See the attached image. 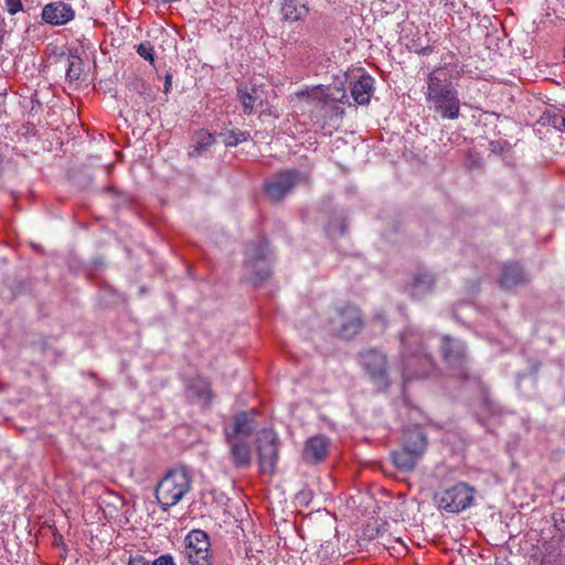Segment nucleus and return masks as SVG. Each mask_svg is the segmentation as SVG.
Segmentation results:
<instances>
[{
  "label": "nucleus",
  "mask_w": 565,
  "mask_h": 565,
  "mask_svg": "<svg viewBox=\"0 0 565 565\" xmlns=\"http://www.w3.org/2000/svg\"><path fill=\"white\" fill-rule=\"evenodd\" d=\"M53 544L56 546H64L63 536L61 534H55Z\"/></svg>",
  "instance_id": "36"
},
{
  "label": "nucleus",
  "mask_w": 565,
  "mask_h": 565,
  "mask_svg": "<svg viewBox=\"0 0 565 565\" xmlns=\"http://www.w3.org/2000/svg\"><path fill=\"white\" fill-rule=\"evenodd\" d=\"M425 93L428 107L443 119L455 120L460 116V99L455 85L447 79L441 67L427 75Z\"/></svg>",
  "instance_id": "2"
},
{
  "label": "nucleus",
  "mask_w": 565,
  "mask_h": 565,
  "mask_svg": "<svg viewBox=\"0 0 565 565\" xmlns=\"http://www.w3.org/2000/svg\"><path fill=\"white\" fill-rule=\"evenodd\" d=\"M74 18V9L70 3L63 1H53L45 4L41 13L42 21L53 26L65 25Z\"/></svg>",
  "instance_id": "13"
},
{
  "label": "nucleus",
  "mask_w": 565,
  "mask_h": 565,
  "mask_svg": "<svg viewBox=\"0 0 565 565\" xmlns=\"http://www.w3.org/2000/svg\"><path fill=\"white\" fill-rule=\"evenodd\" d=\"M326 232L331 237L342 236L347 232V223L343 218H334L328 224Z\"/></svg>",
  "instance_id": "27"
},
{
  "label": "nucleus",
  "mask_w": 565,
  "mask_h": 565,
  "mask_svg": "<svg viewBox=\"0 0 565 565\" xmlns=\"http://www.w3.org/2000/svg\"><path fill=\"white\" fill-rule=\"evenodd\" d=\"M281 12L286 20L298 21L307 17L309 9L301 0H286Z\"/></svg>",
  "instance_id": "24"
},
{
  "label": "nucleus",
  "mask_w": 565,
  "mask_h": 565,
  "mask_svg": "<svg viewBox=\"0 0 565 565\" xmlns=\"http://www.w3.org/2000/svg\"><path fill=\"white\" fill-rule=\"evenodd\" d=\"M88 376H89V377H92V379H95V377H96V374H95L94 372H90V373L88 374Z\"/></svg>",
  "instance_id": "40"
},
{
  "label": "nucleus",
  "mask_w": 565,
  "mask_h": 565,
  "mask_svg": "<svg viewBox=\"0 0 565 565\" xmlns=\"http://www.w3.org/2000/svg\"><path fill=\"white\" fill-rule=\"evenodd\" d=\"M137 53L145 60L149 61L150 63H153V61H154L153 46L151 45L150 42H148V41L141 42L137 46Z\"/></svg>",
  "instance_id": "28"
},
{
  "label": "nucleus",
  "mask_w": 565,
  "mask_h": 565,
  "mask_svg": "<svg viewBox=\"0 0 565 565\" xmlns=\"http://www.w3.org/2000/svg\"><path fill=\"white\" fill-rule=\"evenodd\" d=\"M8 12L11 15L17 14L19 11L23 10L21 0H4Z\"/></svg>",
  "instance_id": "30"
},
{
  "label": "nucleus",
  "mask_w": 565,
  "mask_h": 565,
  "mask_svg": "<svg viewBox=\"0 0 565 565\" xmlns=\"http://www.w3.org/2000/svg\"><path fill=\"white\" fill-rule=\"evenodd\" d=\"M186 395L191 399L202 401L204 406H210L213 399L211 382L202 376H196L186 385Z\"/></svg>",
  "instance_id": "19"
},
{
  "label": "nucleus",
  "mask_w": 565,
  "mask_h": 565,
  "mask_svg": "<svg viewBox=\"0 0 565 565\" xmlns=\"http://www.w3.org/2000/svg\"><path fill=\"white\" fill-rule=\"evenodd\" d=\"M237 98L243 107L245 115H252L258 107L263 106L264 92L259 87L253 85H239L237 87Z\"/></svg>",
  "instance_id": "15"
},
{
  "label": "nucleus",
  "mask_w": 565,
  "mask_h": 565,
  "mask_svg": "<svg viewBox=\"0 0 565 565\" xmlns=\"http://www.w3.org/2000/svg\"><path fill=\"white\" fill-rule=\"evenodd\" d=\"M271 252L265 238L250 242L245 250V278L257 286L271 276Z\"/></svg>",
  "instance_id": "3"
},
{
  "label": "nucleus",
  "mask_w": 565,
  "mask_h": 565,
  "mask_svg": "<svg viewBox=\"0 0 565 565\" xmlns=\"http://www.w3.org/2000/svg\"><path fill=\"white\" fill-rule=\"evenodd\" d=\"M192 488V478L184 468L169 470L156 488V498L163 510L179 503Z\"/></svg>",
  "instance_id": "4"
},
{
  "label": "nucleus",
  "mask_w": 565,
  "mask_h": 565,
  "mask_svg": "<svg viewBox=\"0 0 565 565\" xmlns=\"http://www.w3.org/2000/svg\"><path fill=\"white\" fill-rule=\"evenodd\" d=\"M230 447V460L237 469H246L252 463V448L245 439L225 438Z\"/></svg>",
  "instance_id": "14"
},
{
  "label": "nucleus",
  "mask_w": 565,
  "mask_h": 565,
  "mask_svg": "<svg viewBox=\"0 0 565 565\" xmlns=\"http://www.w3.org/2000/svg\"><path fill=\"white\" fill-rule=\"evenodd\" d=\"M391 456L394 466L404 472L413 471L418 462V459L420 458L404 447L399 451L392 452Z\"/></svg>",
  "instance_id": "22"
},
{
  "label": "nucleus",
  "mask_w": 565,
  "mask_h": 565,
  "mask_svg": "<svg viewBox=\"0 0 565 565\" xmlns=\"http://www.w3.org/2000/svg\"><path fill=\"white\" fill-rule=\"evenodd\" d=\"M151 565H175L173 557L169 554L157 557Z\"/></svg>",
  "instance_id": "31"
},
{
  "label": "nucleus",
  "mask_w": 565,
  "mask_h": 565,
  "mask_svg": "<svg viewBox=\"0 0 565 565\" xmlns=\"http://www.w3.org/2000/svg\"><path fill=\"white\" fill-rule=\"evenodd\" d=\"M360 364L379 390H386L390 386L385 353L373 348L366 349L360 353Z\"/></svg>",
  "instance_id": "7"
},
{
  "label": "nucleus",
  "mask_w": 565,
  "mask_h": 565,
  "mask_svg": "<svg viewBox=\"0 0 565 565\" xmlns=\"http://www.w3.org/2000/svg\"><path fill=\"white\" fill-rule=\"evenodd\" d=\"M557 2L565 9V0H557Z\"/></svg>",
  "instance_id": "38"
},
{
  "label": "nucleus",
  "mask_w": 565,
  "mask_h": 565,
  "mask_svg": "<svg viewBox=\"0 0 565 565\" xmlns=\"http://www.w3.org/2000/svg\"><path fill=\"white\" fill-rule=\"evenodd\" d=\"M331 334L340 339L350 340L355 337L363 327L360 309L352 305H345L333 309L328 319Z\"/></svg>",
  "instance_id": "5"
},
{
  "label": "nucleus",
  "mask_w": 565,
  "mask_h": 565,
  "mask_svg": "<svg viewBox=\"0 0 565 565\" xmlns=\"http://www.w3.org/2000/svg\"><path fill=\"white\" fill-rule=\"evenodd\" d=\"M403 447L422 457L427 448V437L420 427L407 428L403 433Z\"/></svg>",
  "instance_id": "20"
},
{
  "label": "nucleus",
  "mask_w": 565,
  "mask_h": 565,
  "mask_svg": "<svg viewBox=\"0 0 565 565\" xmlns=\"http://www.w3.org/2000/svg\"><path fill=\"white\" fill-rule=\"evenodd\" d=\"M337 93L340 94V97L335 96V94H333V93H330V89L316 87L315 89L311 90V93L301 92L298 95L312 97L313 99L321 102L323 105H328L333 102H339L342 104L348 102V96H347L345 92H343L341 89H337Z\"/></svg>",
  "instance_id": "23"
},
{
  "label": "nucleus",
  "mask_w": 565,
  "mask_h": 565,
  "mask_svg": "<svg viewBox=\"0 0 565 565\" xmlns=\"http://www.w3.org/2000/svg\"><path fill=\"white\" fill-rule=\"evenodd\" d=\"M433 49L430 46H425L418 51V54L420 55H427L431 53Z\"/></svg>",
  "instance_id": "37"
},
{
  "label": "nucleus",
  "mask_w": 565,
  "mask_h": 565,
  "mask_svg": "<svg viewBox=\"0 0 565 565\" xmlns=\"http://www.w3.org/2000/svg\"><path fill=\"white\" fill-rule=\"evenodd\" d=\"M300 181L297 170H284L265 184V193L270 201L282 200Z\"/></svg>",
  "instance_id": "11"
},
{
  "label": "nucleus",
  "mask_w": 565,
  "mask_h": 565,
  "mask_svg": "<svg viewBox=\"0 0 565 565\" xmlns=\"http://www.w3.org/2000/svg\"><path fill=\"white\" fill-rule=\"evenodd\" d=\"M436 276L424 268L418 269L413 275L411 285V296L416 299H420L426 295L433 292L436 285Z\"/></svg>",
  "instance_id": "18"
},
{
  "label": "nucleus",
  "mask_w": 565,
  "mask_h": 565,
  "mask_svg": "<svg viewBox=\"0 0 565 565\" xmlns=\"http://www.w3.org/2000/svg\"><path fill=\"white\" fill-rule=\"evenodd\" d=\"M82 74L81 63L70 62L66 70V77L73 82L77 81Z\"/></svg>",
  "instance_id": "29"
},
{
  "label": "nucleus",
  "mask_w": 565,
  "mask_h": 565,
  "mask_svg": "<svg viewBox=\"0 0 565 565\" xmlns=\"http://www.w3.org/2000/svg\"><path fill=\"white\" fill-rule=\"evenodd\" d=\"M150 562L142 555H134L129 557L128 565H149Z\"/></svg>",
  "instance_id": "32"
},
{
  "label": "nucleus",
  "mask_w": 565,
  "mask_h": 565,
  "mask_svg": "<svg viewBox=\"0 0 565 565\" xmlns=\"http://www.w3.org/2000/svg\"><path fill=\"white\" fill-rule=\"evenodd\" d=\"M443 360L454 371V375L462 381L470 379L467 367L466 345L449 335H443L439 347Z\"/></svg>",
  "instance_id": "6"
},
{
  "label": "nucleus",
  "mask_w": 565,
  "mask_h": 565,
  "mask_svg": "<svg viewBox=\"0 0 565 565\" xmlns=\"http://www.w3.org/2000/svg\"><path fill=\"white\" fill-rule=\"evenodd\" d=\"M214 141L215 138L212 134L204 130L199 131L195 136V143L191 156H201L214 143Z\"/></svg>",
  "instance_id": "25"
},
{
  "label": "nucleus",
  "mask_w": 565,
  "mask_h": 565,
  "mask_svg": "<svg viewBox=\"0 0 565 565\" xmlns=\"http://www.w3.org/2000/svg\"><path fill=\"white\" fill-rule=\"evenodd\" d=\"M171 83H172V75L170 74H167L166 75V81H164V92L168 93L170 87H171Z\"/></svg>",
  "instance_id": "35"
},
{
  "label": "nucleus",
  "mask_w": 565,
  "mask_h": 565,
  "mask_svg": "<svg viewBox=\"0 0 565 565\" xmlns=\"http://www.w3.org/2000/svg\"><path fill=\"white\" fill-rule=\"evenodd\" d=\"M475 489L465 482L439 492L436 495L438 507L450 513H458L469 508L473 501Z\"/></svg>",
  "instance_id": "9"
},
{
  "label": "nucleus",
  "mask_w": 565,
  "mask_h": 565,
  "mask_svg": "<svg viewBox=\"0 0 565 565\" xmlns=\"http://www.w3.org/2000/svg\"><path fill=\"white\" fill-rule=\"evenodd\" d=\"M184 554L190 565H212L210 536L202 530L190 531L184 539Z\"/></svg>",
  "instance_id": "8"
},
{
  "label": "nucleus",
  "mask_w": 565,
  "mask_h": 565,
  "mask_svg": "<svg viewBox=\"0 0 565 565\" xmlns=\"http://www.w3.org/2000/svg\"><path fill=\"white\" fill-rule=\"evenodd\" d=\"M328 448L329 440L324 436L310 437L305 444L302 458L308 463H318L327 457Z\"/></svg>",
  "instance_id": "17"
},
{
  "label": "nucleus",
  "mask_w": 565,
  "mask_h": 565,
  "mask_svg": "<svg viewBox=\"0 0 565 565\" xmlns=\"http://www.w3.org/2000/svg\"><path fill=\"white\" fill-rule=\"evenodd\" d=\"M558 554L565 557V531L559 535L557 540Z\"/></svg>",
  "instance_id": "33"
},
{
  "label": "nucleus",
  "mask_w": 565,
  "mask_h": 565,
  "mask_svg": "<svg viewBox=\"0 0 565 565\" xmlns=\"http://www.w3.org/2000/svg\"><path fill=\"white\" fill-rule=\"evenodd\" d=\"M527 276L519 263H505L501 267L500 287L512 289L527 282Z\"/></svg>",
  "instance_id": "16"
},
{
  "label": "nucleus",
  "mask_w": 565,
  "mask_h": 565,
  "mask_svg": "<svg viewBox=\"0 0 565 565\" xmlns=\"http://www.w3.org/2000/svg\"><path fill=\"white\" fill-rule=\"evenodd\" d=\"M6 529V524L4 523H0V533Z\"/></svg>",
  "instance_id": "39"
},
{
  "label": "nucleus",
  "mask_w": 565,
  "mask_h": 565,
  "mask_svg": "<svg viewBox=\"0 0 565 565\" xmlns=\"http://www.w3.org/2000/svg\"><path fill=\"white\" fill-rule=\"evenodd\" d=\"M564 402H565V396H564Z\"/></svg>",
  "instance_id": "41"
},
{
  "label": "nucleus",
  "mask_w": 565,
  "mask_h": 565,
  "mask_svg": "<svg viewBox=\"0 0 565 565\" xmlns=\"http://www.w3.org/2000/svg\"><path fill=\"white\" fill-rule=\"evenodd\" d=\"M220 138L226 147H236L249 138V132L239 129L227 130L220 134Z\"/></svg>",
  "instance_id": "26"
},
{
  "label": "nucleus",
  "mask_w": 565,
  "mask_h": 565,
  "mask_svg": "<svg viewBox=\"0 0 565 565\" xmlns=\"http://www.w3.org/2000/svg\"><path fill=\"white\" fill-rule=\"evenodd\" d=\"M553 124L557 128H564L565 129V117L564 116L555 117L554 120H553Z\"/></svg>",
  "instance_id": "34"
},
{
  "label": "nucleus",
  "mask_w": 565,
  "mask_h": 565,
  "mask_svg": "<svg viewBox=\"0 0 565 565\" xmlns=\"http://www.w3.org/2000/svg\"><path fill=\"white\" fill-rule=\"evenodd\" d=\"M257 412H239L233 417V426L224 428L225 438L245 439L249 437L258 427L256 422Z\"/></svg>",
  "instance_id": "12"
},
{
  "label": "nucleus",
  "mask_w": 565,
  "mask_h": 565,
  "mask_svg": "<svg viewBox=\"0 0 565 565\" xmlns=\"http://www.w3.org/2000/svg\"><path fill=\"white\" fill-rule=\"evenodd\" d=\"M257 454L262 472L273 473L278 460V438L273 430L262 431Z\"/></svg>",
  "instance_id": "10"
},
{
  "label": "nucleus",
  "mask_w": 565,
  "mask_h": 565,
  "mask_svg": "<svg viewBox=\"0 0 565 565\" xmlns=\"http://www.w3.org/2000/svg\"><path fill=\"white\" fill-rule=\"evenodd\" d=\"M374 79L367 74H363L360 78L351 83V95L354 102L359 105H366L373 94Z\"/></svg>",
  "instance_id": "21"
},
{
  "label": "nucleus",
  "mask_w": 565,
  "mask_h": 565,
  "mask_svg": "<svg viewBox=\"0 0 565 565\" xmlns=\"http://www.w3.org/2000/svg\"><path fill=\"white\" fill-rule=\"evenodd\" d=\"M401 367L403 381L430 376L435 371L433 358L426 352L422 334L409 328L401 333Z\"/></svg>",
  "instance_id": "1"
}]
</instances>
